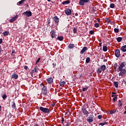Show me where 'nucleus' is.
<instances>
[{"mask_svg":"<svg viewBox=\"0 0 126 126\" xmlns=\"http://www.w3.org/2000/svg\"><path fill=\"white\" fill-rule=\"evenodd\" d=\"M82 111L84 115H87L86 117H88V115H89V112H88V111H87L86 108H82Z\"/></svg>","mask_w":126,"mask_h":126,"instance_id":"9","label":"nucleus"},{"mask_svg":"<svg viewBox=\"0 0 126 126\" xmlns=\"http://www.w3.org/2000/svg\"><path fill=\"white\" fill-rule=\"evenodd\" d=\"M69 3H70V1L69 0L63 1L62 2V4L64 5V4H69Z\"/></svg>","mask_w":126,"mask_h":126,"instance_id":"20","label":"nucleus"},{"mask_svg":"<svg viewBox=\"0 0 126 126\" xmlns=\"http://www.w3.org/2000/svg\"><path fill=\"white\" fill-rule=\"evenodd\" d=\"M50 34H51L52 38H57V34H56V31L55 30H51Z\"/></svg>","mask_w":126,"mask_h":126,"instance_id":"7","label":"nucleus"},{"mask_svg":"<svg viewBox=\"0 0 126 126\" xmlns=\"http://www.w3.org/2000/svg\"><path fill=\"white\" fill-rule=\"evenodd\" d=\"M32 72H38V66H36L34 69L32 70Z\"/></svg>","mask_w":126,"mask_h":126,"instance_id":"27","label":"nucleus"},{"mask_svg":"<svg viewBox=\"0 0 126 126\" xmlns=\"http://www.w3.org/2000/svg\"><path fill=\"white\" fill-rule=\"evenodd\" d=\"M59 84L60 86H64V85L65 84V82L63 81V80H61Z\"/></svg>","mask_w":126,"mask_h":126,"instance_id":"22","label":"nucleus"},{"mask_svg":"<svg viewBox=\"0 0 126 126\" xmlns=\"http://www.w3.org/2000/svg\"><path fill=\"white\" fill-rule=\"evenodd\" d=\"M90 62V58L88 57L86 60V63H89Z\"/></svg>","mask_w":126,"mask_h":126,"instance_id":"31","label":"nucleus"},{"mask_svg":"<svg viewBox=\"0 0 126 126\" xmlns=\"http://www.w3.org/2000/svg\"><path fill=\"white\" fill-rule=\"evenodd\" d=\"M2 43V38H0V44Z\"/></svg>","mask_w":126,"mask_h":126,"instance_id":"56","label":"nucleus"},{"mask_svg":"<svg viewBox=\"0 0 126 126\" xmlns=\"http://www.w3.org/2000/svg\"><path fill=\"white\" fill-rule=\"evenodd\" d=\"M102 71H103V70H102V68L100 67H98L97 70H96V73H97V74H98L99 75H100L101 74V72H102Z\"/></svg>","mask_w":126,"mask_h":126,"instance_id":"14","label":"nucleus"},{"mask_svg":"<svg viewBox=\"0 0 126 126\" xmlns=\"http://www.w3.org/2000/svg\"><path fill=\"white\" fill-rule=\"evenodd\" d=\"M99 26V23H96L94 24V27H95V28H98Z\"/></svg>","mask_w":126,"mask_h":126,"instance_id":"36","label":"nucleus"},{"mask_svg":"<svg viewBox=\"0 0 126 126\" xmlns=\"http://www.w3.org/2000/svg\"><path fill=\"white\" fill-rule=\"evenodd\" d=\"M117 109H114L113 110H111V111H110V115H113V114H115L116 112H117Z\"/></svg>","mask_w":126,"mask_h":126,"instance_id":"23","label":"nucleus"},{"mask_svg":"<svg viewBox=\"0 0 126 126\" xmlns=\"http://www.w3.org/2000/svg\"><path fill=\"white\" fill-rule=\"evenodd\" d=\"M13 19V20L14 21H15V20H16V19L17 18V16H14L13 18H12Z\"/></svg>","mask_w":126,"mask_h":126,"instance_id":"43","label":"nucleus"},{"mask_svg":"<svg viewBox=\"0 0 126 126\" xmlns=\"http://www.w3.org/2000/svg\"><path fill=\"white\" fill-rule=\"evenodd\" d=\"M14 53H15V50H13L12 51V54H14Z\"/></svg>","mask_w":126,"mask_h":126,"instance_id":"58","label":"nucleus"},{"mask_svg":"<svg viewBox=\"0 0 126 126\" xmlns=\"http://www.w3.org/2000/svg\"><path fill=\"white\" fill-rule=\"evenodd\" d=\"M117 94L116 93H112V95H115V94Z\"/></svg>","mask_w":126,"mask_h":126,"instance_id":"63","label":"nucleus"},{"mask_svg":"<svg viewBox=\"0 0 126 126\" xmlns=\"http://www.w3.org/2000/svg\"><path fill=\"white\" fill-rule=\"evenodd\" d=\"M106 22H107V23H108V24H110L111 23V20H110L109 19H107L106 20Z\"/></svg>","mask_w":126,"mask_h":126,"instance_id":"40","label":"nucleus"},{"mask_svg":"<svg viewBox=\"0 0 126 126\" xmlns=\"http://www.w3.org/2000/svg\"><path fill=\"white\" fill-rule=\"evenodd\" d=\"M88 50V48H87V47H84L82 50L80 51V54L81 55H82V54H84V52H86V51H87Z\"/></svg>","mask_w":126,"mask_h":126,"instance_id":"13","label":"nucleus"},{"mask_svg":"<svg viewBox=\"0 0 126 126\" xmlns=\"http://www.w3.org/2000/svg\"><path fill=\"white\" fill-rule=\"evenodd\" d=\"M113 84L116 88H118L119 87V82L114 81L113 82Z\"/></svg>","mask_w":126,"mask_h":126,"instance_id":"21","label":"nucleus"},{"mask_svg":"<svg viewBox=\"0 0 126 126\" xmlns=\"http://www.w3.org/2000/svg\"><path fill=\"white\" fill-rule=\"evenodd\" d=\"M98 125H99V126H105L104 124V123H101Z\"/></svg>","mask_w":126,"mask_h":126,"instance_id":"49","label":"nucleus"},{"mask_svg":"<svg viewBox=\"0 0 126 126\" xmlns=\"http://www.w3.org/2000/svg\"><path fill=\"white\" fill-rule=\"evenodd\" d=\"M42 86H43V88L41 90V94H43V95H47V93H48V90H47V87L44 85V84H41Z\"/></svg>","mask_w":126,"mask_h":126,"instance_id":"3","label":"nucleus"},{"mask_svg":"<svg viewBox=\"0 0 126 126\" xmlns=\"http://www.w3.org/2000/svg\"><path fill=\"white\" fill-rule=\"evenodd\" d=\"M9 34V32L5 31L4 32H3V35L5 37V36H7Z\"/></svg>","mask_w":126,"mask_h":126,"instance_id":"28","label":"nucleus"},{"mask_svg":"<svg viewBox=\"0 0 126 126\" xmlns=\"http://www.w3.org/2000/svg\"><path fill=\"white\" fill-rule=\"evenodd\" d=\"M39 110L44 113V114H50L51 113V110L48 108L43 107L42 106H40L39 107Z\"/></svg>","mask_w":126,"mask_h":126,"instance_id":"1","label":"nucleus"},{"mask_svg":"<svg viewBox=\"0 0 126 126\" xmlns=\"http://www.w3.org/2000/svg\"><path fill=\"white\" fill-rule=\"evenodd\" d=\"M55 106H56V103H53L52 104V107H55Z\"/></svg>","mask_w":126,"mask_h":126,"instance_id":"59","label":"nucleus"},{"mask_svg":"<svg viewBox=\"0 0 126 126\" xmlns=\"http://www.w3.org/2000/svg\"><path fill=\"white\" fill-rule=\"evenodd\" d=\"M24 68L25 69H28V66L26 65L24 66Z\"/></svg>","mask_w":126,"mask_h":126,"instance_id":"54","label":"nucleus"},{"mask_svg":"<svg viewBox=\"0 0 126 126\" xmlns=\"http://www.w3.org/2000/svg\"><path fill=\"white\" fill-rule=\"evenodd\" d=\"M123 39H124L125 41H126V36H124L123 37Z\"/></svg>","mask_w":126,"mask_h":126,"instance_id":"57","label":"nucleus"},{"mask_svg":"<svg viewBox=\"0 0 126 126\" xmlns=\"http://www.w3.org/2000/svg\"><path fill=\"white\" fill-rule=\"evenodd\" d=\"M88 89V87L86 88H83L82 91L84 92L85 91H87V90Z\"/></svg>","mask_w":126,"mask_h":126,"instance_id":"39","label":"nucleus"},{"mask_svg":"<svg viewBox=\"0 0 126 126\" xmlns=\"http://www.w3.org/2000/svg\"><path fill=\"white\" fill-rule=\"evenodd\" d=\"M85 2H89V0H80L79 1V5H82V6H83Z\"/></svg>","mask_w":126,"mask_h":126,"instance_id":"6","label":"nucleus"},{"mask_svg":"<svg viewBox=\"0 0 126 126\" xmlns=\"http://www.w3.org/2000/svg\"><path fill=\"white\" fill-rule=\"evenodd\" d=\"M54 21H55L56 25H59V22H60V18L58 16H55L53 18Z\"/></svg>","mask_w":126,"mask_h":126,"instance_id":"8","label":"nucleus"},{"mask_svg":"<svg viewBox=\"0 0 126 126\" xmlns=\"http://www.w3.org/2000/svg\"><path fill=\"white\" fill-rule=\"evenodd\" d=\"M102 50L103 52H107V51L108 50V49L107 48V46H103L102 47Z\"/></svg>","mask_w":126,"mask_h":126,"instance_id":"29","label":"nucleus"},{"mask_svg":"<svg viewBox=\"0 0 126 126\" xmlns=\"http://www.w3.org/2000/svg\"><path fill=\"white\" fill-rule=\"evenodd\" d=\"M9 21H10V23H12V22H13L14 21L13 20L12 18H11L10 19Z\"/></svg>","mask_w":126,"mask_h":126,"instance_id":"50","label":"nucleus"},{"mask_svg":"<svg viewBox=\"0 0 126 126\" xmlns=\"http://www.w3.org/2000/svg\"><path fill=\"white\" fill-rule=\"evenodd\" d=\"M94 33V31H90V34H91V35H93Z\"/></svg>","mask_w":126,"mask_h":126,"instance_id":"46","label":"nucleus"},{"mask_svg":"<svg viewBox=\"0 0 126 126\" xmlns=\"http://www.w3.org/2000/svg\"><path fill=\"white\" fill-rule=\"evenodd\" d=\"M41 60L40 58H38V59L36 60V64H37V63H39V62H40V60Z\"/></svg>","mask_w":126,"mask_h":126,"instance_id":"44","label":"nucleus"},{"mask_svg":"<svg viewBox=\"0 0 126 126\" xmlns=\"http://www.w3.org/2000/svg\"><path fill=\"white\" fill-rule=\"evenodd\" d=\"M97 118H98V119H99V120H101L102 119V118H103V116H102V115H98L97 116Z\"/></svg>","mask_w":126,"mask_h":126,"instance_id":"41","label":"nucleus"},{"mask_svg":"<svg viewBox=\"0 0 126 126\" xmlns=\"http://www.w3.org/2000/svg\"><path fill=\"white\" fill-rule=\"evenodd\" d=\"M57 40H59V41H63V36H59L57 38Z\"/></svg>","mask_w":126,"mask_h":126,"instance_id":"26","label":"nucleus"},{"mask_svg":"<svg viewBox=\"0 0 126 126\" xmlns=\"http://www.w3.org/2000/svg\"><path fill=\"white\" fill-rule=\"evenodd\" d=\"M54 79L53 78H49L47 79V81L48 84H51L53 83Z\"/></svg>","mask_w":126,"mask_h":126,"instance_id":"15","label":"nucleus"},{"mask_svg":"<svg viewBox=\"0 0 126 126\" xmlns=\"http://www.w3.org/2000/svg\"><path fill=\"white\" fill-rule=\"evenodd\" d=\"M8 119H11V114L9 113L7 116Z\"/></svg>","mask_w":126,"mask_h":126,"instance_id":"45","label":"nucleus"},{"mask_svg":"<svg viewBox=\"0 0 126 126\" xmlns=\"http://www.w3.org/2000/svg\"><path fill=\"white\" fill-rule=\"evenodd\" d=\"M23 15H25V16H27V17H29L30 16H32V12H31V11H26V12H24L23 13Z\"/></svg>","mask_w":126,"mask_h":126,"instance_id":"5","label":"nucleus"},{"mask_svg":"<svg viewBox=\"0 0 126 126\" xmlns=\"http://www.w3.org/2000/svg\"><path fill=\"white\" fill-rule=\"evenodd\" d=\"M11 108L12 109H15V108H16V105L14 101H12Z\"/></svg>","mask_w":126,"mask_h":126,"instance_id":"19","label":"nucleus"},{"mask_svg":"<svg viewBox=\"0 0 126 126\" xmlns=\"http://www.w3.org/2000/svg\"><path fill=\"white\" fill-rule=\"evenodd\" d=\"M66 123V126H69L70 125V123L65 122Z\"/></svg>","mask_w":126,"mask_h":126,"instance_id":"48","label":"nucleus"},{"mask_svg":"<svg viewBox=\"0 0 126 126\" xmlns=\"http://www.w3.org/2000/svg\"><path fill=\"white\" fill-rule=\"evenodd\" d=\"M2 51V49L1 48V47H0V55L1 54Z\"/></svg>","mask_w":126,"mask_h":126,"instance_id":"51","label":"nucleus"},{"mask_svg":"<svg viewBox=\"0 0 126 126\" xmlns=\"http://www.w3.org/2000/svg\"><path fill=\"white\" fill-rule=\"evenodd\" d=\"M87 121L89 124H91V123H93L94 122V116L93 115L91 114L89 117L87 118Z\"/></svg>","mask_w":126,"mask_h":126,"instance_id":"2","label":"nucleus"},{"mask_svg":"<svg viewBox=\"0 0 126 126\" xmlns=\"http://www.w3.org/2000/svg\"><path fill=\"white\" fill-rule=\"evenodd\" d=\"M118 106L119 107H122L123 106V102L121 101V100L118 101Z\"/></svg>","mask_w":126,"mask_h":126,"instance_id":"30","label":"nucleus"},{"mask_svg":"<svg viewBox=\"0 0 126 126\" xmlns=\"http://www.w3.org/2000/svg\"><path fill=\"white\" fill-rule=\"evenodd\" d=\"M2 33V28L0 27V34H1Z\"/></svg>","mask_w":126,"mask_h":126,"instance_id":"47","label":"nucleus"},{"mask_svg":"<svg viewBox=\"0 0 126 126\" xmlns=\"http://www.w3.org/2000/svg\"><path fill=\"white\" fill-rule=\"evenodd\" d=\"M2 98L3 100H5V99H6V98H7V95L5 94H4L2 96Z\"/></svg>","mask_w":126,"mask_h":126,"instance_id":"32","label":"nucleus"},{"mask_svg":"<svg viewBox=\"0 0 126 126\" xmlns=\"http://www.w3.org/2000/svg\"><path fill=\"white\" fill-rule=\"evenodd\" d=\"M120 73H119V76H124L126 73V69H119Z\"/></svg>","mask_w":126,"mask_h":126,"instance_id":"4","label":"nucleus"},{"mask_svg":"<svg viewBox=\"0 0 126 126\" xmlns=\"http://www.w3.org/2000/svg\"><path fill=\"white\" fill-rule=\"evenodd\" d=\"M74 47H75L74 44L71 43L68 45V48H69V49H73Z\"/></svg>","mask_w":126,"mask_h":126,"instance_id":"25","label":"nucleus"},{"mask_svg":"<svg viewBox=\"0 0 126 126\" xmlns=\"http://www.w3.org/2000/svg\"><path fill=\"white\" fill-rule=\"evenodd\" d=\"M120 50L122 52H123V53H125V52H126V45L122 46Z\"/></svg>","mask_w":126,"mask_h":126,"instance_id":"16","label":"nucleus"},{"mask_svg":"<svg viewBox=\"0 0 126 126\" xmlns=\"http://www.w3.org/2000/svg\"><path fill=\"white\" fill-rule=\"evenodd\" d=\"M109 24H112V25H114V24H115V23H114V22L113 21H110V23H109Z\"/></svg>","mask_w":126,"mask_h":126,"instance_id":"52","label":"nucleus"},{"mask_svg":"<svg viewBox=\"0 0 126 126\" xmlns=\"http://www.w3.org/2000/svg\"><path fill=\"white\" fill-rule=\"evenodd\" d=\"M110 8H115V4L114 3H111L110 5Z\"/></svg>","mask_w":126,"mask_h":126,"instance_id":"33","label":"nucleus"},{"mask_svg":"<svg viewBox=\"0 0 126 126\" xmlns=\"http://www.w3.org/2000/svg\"><path fill=\"white\" fill-rule=\"evenodd\" d=\"M65 14H66V15H70V14H71V9H67L65 11Z\"/></svg>","mask_w":126,"mask_h":126,"instance_id":"12","label":"nucleus"},{"mask_svg":"<svg viewBox=\"0 0 126 126\" xmlns=\"http://www.w3.org/2000/svg\"><path fill=\"white\" fill-rule=\"evenodd\" d=\"M117 99H118V97L117 96V95H115V96L113 98V101L114 102H116V100H117Z\"/></svg>","mask_w":126,"mask_h":126,"instance_id":"38","label":"nucleus"},{"mask_svg":"<svg viewBox=\"0 0 126 126\" xmlns=\"http://www.w3.org/2000/svg\"><path fill=\"white\" fill-rule=\"evenodd\" d=\"M103 124L105 126V125H108V122H104V123H103Z\"/></svg>","mask_w":126,"mask_h":126,"instance_id":"62","label":"nucleus"},{"mask_svg":"<svg viewBox=\"0 0 126 126\" xmlns=\"http://www.w3.org/2000/svg\"><path fill=\"white\" fill-rule=\"evenodd\" d=\"M53 67H55V63H52Z\"/></svg>","mask_w":126,"mask_h":126,"instance_id":"64","label":"nucleus"},{"mask_svg":"<svg viewBox=\"0 0 126 126\" xmlns=\"http://www.w3.org/2000/svg\"><path fill=\"white\" fill-rule=\"evenodd\" d=\"M26 0H21V1H19L18 3L20 4H22L24 2V1H26Z\"/></svg>","mask_w":126,"mask_h":126,"instance_id":"35","label":"nucleus"},{"mask_svg":"<svg viewBox=\"0 0 126 126\" xmlns=\"http://www.w3.org/2000/svg\"><path fill=\"white\" fill-rule=\"evenodd\" d=\"M115 55L116 58H120V50H119V49L116 50L115 52Z\"/></svg>","mask_w":126,"mask_h":126,"instance_id":"11","label":"nucleus"},{"mask_svg":"<svg viewBox=\"0 0 126 126\" xmlns=\"http://www.w3.org/2000/svg\"><path fill=\"white\" fill-rule=\"evenodd\" d=\"M116 40L118 43H121V42H122V40H123V38L118 37L116 38Z\"/></svg>","mask_w":126,"mask_h":126,"instance_id":"24","label":"nucleus"},{"mask_svg":"<svg viewBox=\"0 0 126 126\" xmlns=\"http://www.w3.org/2000/svg\"><path fill=\"white\" fill-rule=\"evenodd\" d=\"M126 62H123L121 63L120 66L119 67V69H123V67H124V66H126Z\"/></svg>","mask_w":126,"mask_h":126,"instance_id":"10","label":"nucleus"},{"mask_svg":"<svg viewBox=\"0 0 126 126\" xmlns=\"http://www.w3.org/2000/svg\"><path fill=\"white\" fill-rule=\"evenodd\" d=\"M119 31H120V30H119V29H117V28L114 29L115 33H119Z\"/></svg>","mask_w":126,"mask_h":126,"instance_id":"34","label":"nucleus"},{"mask_svg":"<svg viewBox=\"0 0 126 126\" xmlns=\"http://www.w3.org/2000/svg\"><path fill=\"white\" fill-rule=\"evenodd\" d=\"M73 32L74 34H75L76 32H77V29L74 28L73 30Z\"/></svg>","mask_w":126,"mask_h":126,"instance_id":"37","label":"nucleus"},{"mask_svg":"<svg viewBox=\"0 0 126 126\" xmlns=\"http://www.w3.org/2000/svg\"><path fill=\"white\" fill-rule=\"evenodd\" d=\"M97 22H101L99 18L97 19Z\"/></svg>","mask_w":126,"mask_h":126,"instance_id":"60","label":"nucleus"},{"mask_svg":"<svg viewBox=\"0 0 126 126\" xmlns=\"http://www.w3.org/2000/svg\"><path fill=\"white\" fill-rule=\"evenodd\" d=\"M62 123H63V122H64V118H62Z\"/></svg>","mask_w":126,"mask_h":126,"instance_id":"55","label":"nucleus"},{"mask_svg":"<svg viewBox=\"0 0 126 126\" xmlns=\"http://www.w3.org/2000/svg\"><path fill=\"white\" fill-rule=\"evenodd\" d=\"M12 77L14 79H17L18 78V75L16 73H14L12 75Z\"/></svg>","mask_w":126,"mask_h":126,"instance_id":"17","label":"nucleus"},{"mask_svg":"<svg viewBox=\"0 0 126 126\" xmlns=\"http://www.w3.org/2000/svg\"><path fill=\"white\" fill-rule=\"evenodd\" d=\"M114 67L115 68H117V67H118V64L117 63L114 64Z\"/></svg>","mask_w":126,"mask_h":126,"instance_id":"53","label":"nucleus"},{"mask_svg":"<svg viewBox=\"0 0 126 126\" xmlns=\"http://www.w3.org/2000/svg\"><path fill=\"white\" fill-rule=\"evenodd\" d=\"M50 23H51V19H49L48 20V24H50Z\"/></svg>","mask_w":126,"mask_h":126,"instance_id":"61","label":"nucleus"},{"mask_svg":"<svg viewBox=\"0 0 126 126\" xmlns=\"http://www.w3.org/2000/svg\"><path fill=\"white\" fill-rule=\"evenodd\" d=\"M13 19V20L14 21H15V20H16V19L17 18V16H14L13 18H12Z\"/></svg>","mask_w":126,"mask_h":126,"instance_id":"42","label":"nucleus"},{"mask_svg":"<svg viewBox=\"0 0 126 126\" xmlns=\"http://www.w3.org/2000/svg\"><path fill=\"white\" fill-rule=\"evenodd\" d=\"M100 68H101L103 72H104V71H105V70H106V69L107 68L106 67V65H101Z\"/></svg>","mask_w":126,"mask_h":126,"instance_id":"18","label":"nucleus"}]
</instances>
